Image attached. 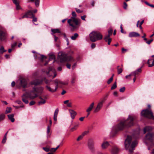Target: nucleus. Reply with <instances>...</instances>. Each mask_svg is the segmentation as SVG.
<instances>
[{"label":"nucleus","instance_id":"obj_57","mask_svg":"<svg viewBox=\"0 0 154 154\" xmlns=\"http://www.w3.org/2000/svg\"><path fill=\"white\" fill-rule=\"evenodd\" d=\"M17 45V42H14L13 44L11 45V47L12 48H14Z\"/></svg>","mask_w":154,"mask_h":154},{"label":"nucleus","instance_id":"obj_53","mask_svg":"<svg viewBox=\"0 0 154 154\" xmlns=\"http://www.w3.org/2000/svg\"><path fill=\"white\" fill-rule=\"evenodd\" d=\"M113 32V30L112 29H110L108 31V34L111 35H112Z\"/></svg>","mask_w":154,"mask_h":154},{"label":"nucleus","instance_id":"obj_51","mask_svg":"<svg viewBox=\"0 0 154 154\" xmlns=\"http://www.w3.org/2000/svg\"><path fill=\"white\" fill-rule=\"evenodd\" d=\"M75 9L76 12H77L78 13H80L83 12L82 11H81L79 9H77V8H75Z\"/></svg>","mask_w":154,"mask_h":154},{"label":"nucleus","instance_id":"obj_19","mask_svg":"<svg viewBox=\"0 0 154 154\" xmlns=\"http://www.w3.org/2000/svg\"><path fill=\"white\" fill-rule=\"evenodd\" d=\"M42 82V80H39L38 79H36L33 80L31 82V85H36L41 84Z\"/></svg>","mask_w":154,"mask_h":154},{"label":"nucleus","instance_id":"obj_7","mask_svg":"<svg viewBox=\"0 0 154 154\" xmlns=\"http://www.w3.org/2000/svg\"><path fill=\"white\" fill-rule=\"evenodd\" d=\"M145 139L152 144L154 143V134H153L150 132L148 133L145 136Z\"/></svg>","mask_w":154,"mask_h":154},{"label":"nucleus","instance_id":"obj_41","mask_svg":"<svg viewBox=\"0 0 154 154\" xmlns=\"http://www.w3.org/2000/svg\"><path fill=\"white\" fill-rule=\"evenodd\" d=\"M111 35L108 34V35H106L104 39L105 40L106 42H107V39H108L109 38H110L109 37Z\"/></svg>","mask_w":154,"mask_h":154},{"label":"nucleus","instance_id":"obj_59","mask_svg":"<svg viewBox=\"0 0 154 154\" xmlns=\"http://www.w3.org/2000/svg\"><path fill=\"white\" fill-rule=\"evenodd\" d=\"M112 39L111 38H109L108 39V45H109L110 44V43L111 42Z\"/></svg>","mask_w":154,"mask_h":154},{"label":"nucleus","instance_id":"obj_58","mask_svg":"<svg viewBox=\"0 0 154 154\" xmlns=\"http://www.w3.org/2000/svg\"><path fill=\"white\" fill-rule=\"evenodd\" d=\"M86 17V15H84L83 16H81V19L84 20L85 21V18Z\"/></svg>","mask_w":154,"mask_h":154},{"label":"nucleus","instance_id":"obj_15","mask_svg":"<svg viewBox=\"0 0 154 154\" xmlns=\"http://www.w3.org/2000/svg\"><path fill=\"white\" fill-rule=\"evenodd\" d=\"M20 81L21 85L23 88L26 87L27 83L26 80L25 79L22 78L20 79Z\"/></svg>","mask_w":154,"mask_h":154},{"label":"nucleus","instance_id":"obj_62","mask_svg":"<svg viewBox=\"0 0 154 154\" xmlns=\"http://www.w3.org/2000/svg\"><path fill=\"white\" fill-rule=\"evenodd\" d=\"M16 102L19 104H23L22 102L20 100H17Z\"/></svg>","mask_w":154,"mask_h":154},{"label":"nucleus","instance_id":"obj_38","mask_svg":"<svg viewBox=\"0 0 154 154\" xmlns=\"http://www.w3.org/2000/svg\"><path fill=\"white\" fill-rule=\"evenodd\" d=\"M40 3V0H35V6L38 7L39 6Z\"/></svg>","mask_w":154,"mask_h":154},{"label":"nucleus","instance_id":"obj_17","mask_svg":"<svg viewBox=\"0 0 154 154\" xmlns=\"http://www.w3.org/2000/svg\"><path fill=\"white\" fill-rule=\"evenodd\" d=\"M140 36V34L135 32H132L129 33L128 36L130 38L138 37Z\"/></svg>","mask_w":154,"mask_h":154},{"label":"nucleus","instance_id":"obj_22","mask_svg":"<svg viewBox=\"0 0 154 154\" xmlns=\"http://www.w3.org/2000/svg\"><path fill=\"white\" fill-rule=\"evenodd\" d=\"M88 133V131H86L83 132L81 135L79 136L77 138V140L79 141L81 140L83 138V137L87 133Z\"/></svg>","mask_w":154,"mask_h":154},{"label":"nucleus","instance_id":"obj_63","mask_svg":"<svg viewBox=\"0 0 154 154\" xmlns=\"http://www.w3.org/2000/svg\"><path fill=\"white\" fill-rule=\"evenodd\" d=\"M127 51V50L125 49L124 48H122V52L123 53H125V52Z\"/></svg>","mask_w":154,"mask_h":154},{"label":"nucleus","instance_id":"obj_28","mask_svg":"<svg viewBox=\"0 0 154 154\" xmlns=\"http://www.w3.org/2000/svg\"><path fill=\"white\" fill-rule=\"evenodd\" d=\"M79 35L77 33H75L74 34V35L71 36V38L72 39L75 40L78 37Z\"/></svg>","mask_w":154,"mask_h":154},{"label":"nucleus","instance_id":"obj_35","mask_svg":"<svg viewBox=\"0 0 154 154\" xmlns=\"http://www.w3.org/2000/svg\"><path fill=\"white\" fill-rule=\"evenodd\" d=\"M55 59V57L54 55L51 54L50 55L49 60H54Z\"/></svg>","mask_w":154,"mask_h":154},{"label":"nucleus","instance_id":"obj_21","mask_svg":"<svg viewBox=\"0 0 154 154\" xmlns=\"http://www.w3.org/2000/svg\"><path fill=\"white\" fill-rule=\"evenodd\" d=\"M69 112L70 113L71 117L72 119H73L77 114L76 112L72 109L69 110Z\"/></svg>","mask_w":154,"mask_h":154},{"label":"nucleus","instance_id":"obj_40","mask_svg":"<svg viewBox=\"0 0 154 154\" xmlns=\"http://www.w3.org/2000/svg\"><path fill=\"white\" fill-rule=\"evenodd\" d=\"M5 118V115L4 114H2L0 115V121L3 120Z\"/></svg>","mask_w":154,"mask_h":154},{"label":"nucleus","instance_id":"obj_24","mask_svg":"<svg viewBox=\"0 0 154 154\" xmlns=\"http://www.w3.org/2000/svg\"><path fill=\"white\" fill-rule=\"evenodd\" d=\"M39 98L41 99V100L38 102V104L39 105H41L42 104H44L45 102V100L44 99H43L42 97H39Z\"/></svg>","mask_w":154,"mask_h":154},{"label":"nucleus","instance_id":"obj_42","mask_svg":"<svg viewBox=\"0 0 154 154\" xmlns=\"http://www.w3.org/2000/svg\"><path fill=\"white\" fill-rule=\"evenodd\" d=\"M22 100L26 104L28 103L29 102L26 98H22Z\"/></svg>","mask_w":154,"mask_h":154},{"label":"nucleus","instance_id":"obj_32","mask_svg":"<svg viewBox=\"0 0 154 154\" xmlns=\"http://www.w3.org/2000/svg\"><path fill=\"white\" fill-rule=\"evenodd\" d=\"M79 126V124H77L75 125L73 128H71L70 130V131H71L72 132L73 131L75 130L77 128V127Z\"/></svg>","mask_w":154,"mask_h":154},{"label":"nucleus","instance_id":"obj_30","mask_svg":"<svg viewBox=\"0 0 154 154\" xmlns=\"http://www.w3.org/2000/svg\"><path fill=\"white\" fill-rule=\"evenodd\" d=\"M142 2H144L146 4L149 6L150 7L152 8H154V5H153L150 4L146 1H143V0H142Z\"/></svg>","mask_w":154,"mask_h":154},{"label":"nucleus","instance_id":"obj_49","mask_svg":"<svg viewBox=\"0 0 154 154\" xmlns=\"http://www.w3.org/2000/svg\"><path fill=\"white\" fill-rule=\"evenodd\" d=\"M13 3L15 4L16 5L18 4H19V2L17 0H12Z\"/></svg>","mask_w":154,"mask_h":154},{"label":"nucleus","instance_id":"obj_6","mask_svg":"<svg viewBox=\"0 0 154 154\" xmlns=\"http://www.w3.org/2000/svg\"><path fill=\"white\" fill-rule=\"evenodd\" d=\"M142 116L147 118L154 120V116L151 109H146L143 110L141 112Z\"/></svg>","mask_w":154,"mask_h":154},{"label":"nucleus","instance_id":"obj_10","mask_svg":"<svg viewBox=\"0 0 154 154\" xmlns=\"http://www.w3.org/2000/svg\"><path fill=\"white\" fill-rule=\"evenodd\" d=\"M33 14L32 11L29 10L25 13V14L21 17L19 18V20L21 19H23L25 18H32L33 16Z\"/></svg>","mask_w":154,"mask_h":154},{"label":"nucleus","instance_id":"obj_37","mask_svg":"<svg viewBox=\"0 0 154 154\" xmlns=\"http://www.w3.org/2000/svg\"><path fill=\"white\" fill-rule=\"evenodd\" d=\"M117 87V84L116 82H114L113 85L112 86V87L111 88V90H113L116 88Z\"/></svg>","mask_w":154,"mask_h":154},{"label":"nucleus","instance_id":"obj_11","mask_svg":"<svg viewBox=\"0 0 154 154\" xmlns=\"http://www.w3.org/2000/svg\"><path fill=\"white\" fill-rule=\"evenodd\" d=\"M59 81L57 79H56L54 81V82H55V85H56V87L54 89H52L48 85L46 86V88L48 89V90L51 92H55L58 87V85L59 84Z\"/></svg>","mask_w":154,"mask_h":154},{"label":"nucleus","instance_id":"obj_14","mask_svg":"<svg viewBox=\"0 0 154 154\" xmlns=\"http://www.w3.org/2000/svg\"><path fill=\"white\" fill-rule=\"evenodd\" d=\"M104 102V101L103 100H102L100 102H99L98 103L97 107L94 111V112H97L100 110L102 107L103 103Z\"/></svg>","mask_w":154,"mask_h":154},{"label":"nucleus","instance_id":"obj_8","mask_svg":"<svg viewBox=\"0 0 154 154\" xmlns=\"http://www.w3.org/2000/svg\"><path fill=\"white\" fill-rule=\"evenodd\" d=\"M67 55L62 52H59L58 54V58L60 62H63L66 61Z\"/></svg>","mask_w":154,"mask_h":154},{"label":"nucleus","instance_id":"obj_2","mask_svg":"<svg viewBox=\"0 0 154 154\" xmlns=\"http://www.w3.org/2000/svg\"><path fill=\"white\" fill-rule=\"evenodd\" d=\"M72 17L68 20V23L72 28V30L78 29L80 25V20L76 18V14L75 11H72Z\"/></svg>","mask_w":154,"mask_h":154},{"label":"nucleus","instance_id":"obj_13","mask_svg":"<svg viewBox=\"0 0 154 154\" xmlns=\"http://www.w3.org/2000/svg\"><path fill=\"white\" fill-rule=\"evenodd\" d=\"M51 73V74L52 73H54V75L53 77V78L55 77L56 75L57 74L55 72V69H54V68L52 67H50L48 69V72H47L46 73L49 76H50L51 75H50L49 73Z\"/></svg>","mask_w":154,"mask_h":154},{"label":"nucleus","instance_id":"obj_43","mask_svg":"<svg viewBox=\"0 0 154 154\" xmlns=\"http://www.w3.org/2000/svg\"><path fill=\"white\" fill-rule=\"evenodd\" d=\"M125 87H122V88H121L119 89V91L121 92H123L125 91Z\"/></svg>","mask_w":154,"mask_h":154},{"label":"nucleus","instance_id":"obj_31","mask_svg":"<svg viewBox=\"0 0 154 154\" xmlns=\"http://www.w3.org/2000/svg\"><path fill=\"white\" fill-rule=\"evenodd\" d=\"M76 78V76L75 75H73L72 76L71 82L72 84H73L75 83Z\"/></svg>","mask_w":154,"mask_h":154},{"label":"nucleus","instance_id":"obj_55","mask_svg":"<svg viewBox=\"0 0 154 154\" xmlns=\"http://www.w3.org/2000/svg\"><path fill=\"white\" fill-rule=\"evenodd\" d=\"M153 41V39H151V40L148 41H146V43H147L148 44H150V43L152 42V41Z\"/></svg>","mask_w":154,"mask_h":154},{"label":"nucleus","instance_id":"obj_34","mask_svg":"<svg viewBox=\"0 0 154 154\" xmlns=\"http://www.w3.org/2000/svg\"><path fill=\"white\" fill-rule=\"evenodd\" d=\"M11 107H7L5 111V113L7 114L10 113L11 111Z\"/></svg>","mask_w":154,"mask_h":154},{"label":"nucleus","instance_id":"obj_25","mask_svg":"<svg viewBox=\"0 0 154 154\" xmlns=\"http://www.w3.org/2000/svg\"><path fill=\"white\" fill-rule=\"evenodd\" d=\"M14 114H9L8 115V119L12 122L14 121L15 119L14 118Z\"/></svg>","mask_w":154,"mask_h":154},{"label":"nucleus","instance_id":"obj_64","mask_svg":"<svg viewBox=\"0 0 154 154\" xmlns=\"http://www.w3.org/2000/svg\"><path fill=\"white\" fill-rule=\"evenodd\" d=\"M66 66L67 68L69 69H70L71 68V65L69 63H67L66 65Z\"/></svg>","mask_w":154,"mask_h":154},{"label":"nucleus","instance_id":"obj_45","mask_svg":"<svg viewBox=\"0 0 154 154\" xmlns=\"http://www.w3.org/2000/svg\"><path fill=\"white\" fill-rule=\"evenodd\" d=\"M42 148L46 152H48L50 151L49 148L47 147H43Z\"/></svg>","mask_w":154,"mask_h":154},{"label":"nucleus","instance_id":"obj_5","mask_svg":"<svg viewBox=\"0 0 154 154\" xmlns=\"http://www.w3.org/2000/svg\"><path fill=\"white\" fill-rule=\"evenodd\" d=\"M33 90L30 91L28 94L29 97L31 99H33L38 96V95L36 94H33V93L35 92H37L38 94H41L43 91V88L42 87H39L38 88L34 87Z\"/></svg>","mask_w":154,"mask_h":154},{"label":"nucleus","instance_id":"obj_18","mask_svg":"<svg viewBox=\"0 0 154 154\" xmlns=\"http://www.w3.org/2000/svg\"><path fill=\"white\" fill-rule=\"evenodd\" d=\"M109 145V143L107 141L103 142L101 144L102 148L104 149L107 148Z\"/></svg>","mask_w":154,"mask_h":154},{"label":"nucleus","instance_id":"obj_61","mask_svg":"<svg viewBox=\"0 0 154 154\" xmlns=\"http://www.w3.org/2000/svg\"><path fill=\"white\" fill-rule=\"evenodd\" d=\"M50 151L51 152H55L56 150L55 148H51L50 149Z\"/></svg>","mask_w":154,"mask_h":154},{"label":"nucleus","instance_id":"obj_56","mask_svg":"<svg viewBox=\"0 0 154 154\" xmlns=\"http://www.w3.org/2000/svg\"><path fill=\"white\" fill-rule=\"evenodd\" d=\"M32 18H33V20H32L33 22H36L37 21V18L36 17H34V15H33V17Z\"/></svg>","mask_w":154,"mask_h":154},{"label":"nucleus","instance_id":"obj_50","mask_svg":"<svg viewBox=\"0 0 154 154\" xmlns=\"http://www.w3.org/2000/svg\"><path fill=\"white\" fill-rule=\"evenodd\" d=\"M59 84H61L63 85H67L68 84V83H66V82H62L59 81Z\"/></svg>","mask_w":154,"mask_h":154},{"label":"nucleus","instance_id":"obj_33","mask_svg":"<svg viewBox=\"0 0 154 154\" xmlns=\"http://www.w3.org/2000/svg\"><path fill=\"white\" fill-rule=\"evenodd\" d=\"M119 66H118L117 69L118 70V74H119L121 73L122 72V68H119Z\"/></svg>","mask_w":154,"mask_h":154},{"label":"nucleus","instance_id":"obj_23","mask_svg":"<svg viewBox=\"0 0 154 154\" xmlns=\"http://www.w3.org/2000/svg\"><path fill=\"white\" fill-rule=\"evenodd\" d=\"M152 130V128L150 126H146L143 129V133L145 134L147 132H149Z\"/></svg>","mask_w":154,"mask_h":154},{"label":"nucleus","instance_id":"obj_16","mask_svg":"<svg viewBox=\"0 0 154 154\" xmlns=\"http://www.w3.org/2000/svg\"><path fill=\"white\" fill-rule=\"evenodd\" d=\"M119 152V149L116 146L113 147L111 149V152L112 154H117Z\"/></svg>","mask_w":154,"mask_h":154},{"label":"nucleus","instance_id":"obj_1","mask_svg":"<svg viewBox=\"0 0 154 154\" xmlns=\"http://www.w3.org/2000/svg\"><path fill=\"white\" fill-rule=\"evenodd\" d=\"M136 118V116L132 115L128 116L127 119L126 120H122L117 126L118 130H122L124 129L129 128L134 125V121Z\"/></svg>","mask_w":154,"mask_h":154},{"label":"nucleus","instance_id":"obj_27","mask_svg":"<svg viewBox=\"0 0 154 154\" xmlns=\"http://www.w3.org/2000/svg\"><path fill=\"white\" fill-rule=\"evenodd\" d=\"M74 61V60L73 57L71 56H67L66 55V61L73 62Z\"/></svg>","mask_w":154,"mask_h":154},{"label":"nucleus","instance_id":"obj_9","mask_svg":"<svg viewBox=\"0 0 154 154\" xmlns=\"http://www.w3.org/2000/svg\"><path fill=\"white\" fill-rule=\"evenodd\" d=\"M88 148L91 152L94 151V142L92 139H88Z\"/></svg>","mask_w":154,"mask_h":154},{"label":"nucleus","instance_id":"obj_26","mask_svg":"<svg viewBox=\"0 0 154 154\" xmlns=\"http://www.w3.org/2000/svg\"><path fill=\"white\" fill-rule=\"evenodd\" d=\"M94 103H92L88 107V109L86 110V111L87 112H90L93 109L94 106Z\"/></svg>","mask_w":154,"mask_h":154},{"label":"nucleus","instance_id":"obj_44","mask_svg":"<svg viewBox=\"0 0 154 154\" xmlns=\"http://www.w3.org/2000/svg\"><path fill=\"white\" fill-rule=\"evenodd\" d=\"M58 112H59L58 109H57L55 110L54 112V116H57Z\"/></svg>","mask_w":154,"mask_h":154},{"label":"nucleus","instance_id":"obj_52","mask_svg":"<svg viewBox=\"0 0 154 154\" xmlns=\"http://www.w3.org/2000/svg\"><path fill=\"white\" fill-rule=\"evenodd\" d=\"M50 132V127L49 126H48L47 127V133L48 134H49Z\"/></svg>","mask_w":154,"mask_h":154},{"label":"nucleus","instance_id":"obj_20","mask_svg":"<svg viewBox=\"0 0 154 154\" xmlns=\"http://www.w3.org/2000/svg\"><path fill=\"white\" fill-rule=\"evenodd\" d=\"M147 63L149 65V67H151L154 66V59L151 58L149 59L147 62Z\"/></svg>","mask_w":154,"mask_h":154},{"label":"nucleus","instance_id":"obj_12","mask_svg":"<svg viewBox=\"0 0 154 154\" xmlns=\"http://www.w3.org/2000/svg\"><path fill=\"white\" fill-rule=\"evenodd\" d=\"M2 27L0 25V41H3L6 38V34L2 30Z\"/></svg>","mask_w":154,"mask_h":154},{"label":"nucleus","instance_id":"obj_39","mask_svg":"<svg viewBox=\"0 0 154 154\" xmlns=\"http://www.w3.org/2000/svg\"><path fill=\"white\" fill-rule=\"evenodd\" d=\"M138 74V73L137 72V71L136 70L134 72H131V75L132 76H136Z\"/></svg>","mask_w":154,"mask_h":154},{"label":"nucleus","instance_id":"obj_3","mask_svg":"<svg viewBox=\"0 0 154 154\" xmlns=\"http://www.w3.org/2000/svg\"><path fill=\"white\" fill-rule=\"evenodd\" d=\"M132 138L131 136H128L125 142V147L126 149H128L129 152L131 153L134 149V147L137 144L136 141L133 142L131 144Z\"/></svg>","mask_w":154,"mask_h":154},{"label":"nucleus","instance_id":"obj_46","mask_svg":"<svg viewBox=\"0 0 154 154\" xmlns=\"http://www.w3.org/2000/svg\"><path fill=\"white\" fill-rule=\"evenodd\" d=\"M16 8L17 10H20L22 8H21L20 6L19 5V4H18L16 5Z\"/></svg>","mask_w":154,"mask_h":154},{"label":"nucleus","instance_id":"obj_47","mask_svg":"<svg viewBox=\"0 0 154 154\" xmlns=\"http://www.w3.org/2000/svg\"><path fill=\"white\" fill-rule=\"evenodd\" d=\"M7 139V137H6V136H4L3 139L2 141V143H5L6 141V140Z\"/></svg>","mask_w":154,"mask_h":154},{"label":"nucleus","instance_id":"obj_36","mask_svg":"<svg viewBox=\"0 0 154 154\" xmlns=\"http://www.w3.org/2000/svg\"><path fill=\"white\" fill-rule=\"evenodd\" d=\"M6 51V50L4 49V48L3 46H2L0 48V53L2 54L4 52H5Z\"/></svg>","mask_w":154,"mask_h":154},{"label":"nucleus","instance_id":"obj_54","mask_svg":"<svg viewBox=\"0 0 154 154\" xmlns=\"http://www.w3.org/2000/svg\"><path fill=\"white\" fill-rule=\"evenodd\" d=\"M35 103V101H32L29 103V104L30 106H32L34 105Z\"/></svg>","mask_w":154,"mask_h":154},{"label":"nucleus","instance_id":"obj_4","mask_svg":"<svg viewBox=\"0 0 154 154\" xmlns=\"http://www.w3.org/2000/svg\"><path fill=\"white\" fill-rule=\"evenodd\" d=\"M90 40L94 42L100 40L103 38V35L100 33L97 32L93 31L89 34Z\"/></svg>","mask_w":154,"mask_h":154},{"label":"nucleus","instance_id":"obj_48","mask_svg":"<svg viewBox=\"0 0 154 154\" xmlns=\"http://www.w3.org/2000/svg\"><path fill=\"white\" fill-rule=\"evenodd\" d=\"M112 80H113L112 77H111L108 81L107 82V83L108 84H109L112 81Z\"/></svg>","mask_w":154,"mask_h":154},{"label":"nucleus","instance_id":"obj_29","mask_svg":"<svg viewBox=\"0 0 154 154\" xmlns=\"http://www.w3.org/2000/svg\"><path fill=\"white\" fill-rule=\"evenodd\" d=\"M51 31L53 33H60L59 29H51Z\"/></svg>","mask_w":154,"mask_h":154},{"label":"nucleus","instance_id":"obj_60","mask_svg":"<svg viewBox=\"0 0 154 154\" xmlns=\"http://www.w3.org/2000/svg\"><path fill=\"white\" fill-rule=\"evenodd\" d=\"M95 47V44L94 43H92L91 45V47L92 49H93Z\"/></svg>","mask_w":154,"mask_h":154}]
</instances>
